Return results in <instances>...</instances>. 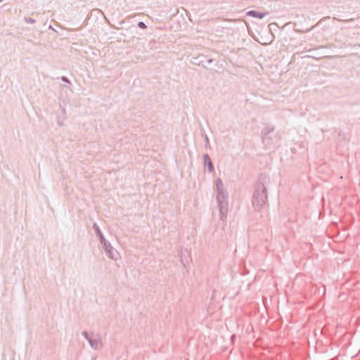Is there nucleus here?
I'll list each match as a JSON object with an SVG mask.
<instances>
[{"label": "nucleus", "mask_w": 360, "mask_h": 360, "mask_svg": "<svg viewBox=\"0 0 360 360\" xmlns=\"http://www.w3.org/2000/svg\"><path fill=\"white\" fill-rule=\"evenodd\" d=\"M139 27H141V28H145V27H146V25H145V24H144L143 22H140L139 23Z\"/></svg>", "instance_id": "nucleus-2"}, {"label": "nucleus", "mask_w": 360, "mask_h": 360, "mask_svg": "<svg viewBox=\"0 0 360 360\" xmlns=\"http://www.w3.org/2000/svg\"><path fill=\"white\" fill-rule=\"evenodd\" d=\"M208 166L210 167V170H212V163L210 162H209L208 163Z\"/></svg>", "instance_id": "nucleus-3"}, {"label": "nucleus", "mask_w": 360, "mask_h": 360, "mask_svg": "<svg viewBox=\"0 0 360 360\" xmlns=\"http://www.w3.org/2000/svg\"><path fill=\"white\" fill-rule=\"evenodd\" d=\"M248 14H249V15H252V16H255V17L260 18H263V16H264L263 15H257V14L256 13V12H255V11H250V12L248 13Z\"/></svg>", "instance_id": "nucleus-1"}]
</instances>
